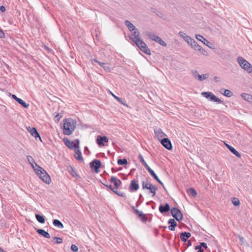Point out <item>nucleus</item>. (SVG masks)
<instances>
[{"mask_svg":"<svg viewBox=\"0 0 252 252\" xmlns=\"http://www.w3.org/2000/svg\"><path fill=\"white\" fill-rule=\"evenodd\" d=\"M63 133L66 135H71L76 126V121L71 118L65 119L63 120Z\"/></svg>","mask_w":252,"mask_h":252,"instance_id":"1","label":"nucleus"},{"mask_svg":"<svg viewBox=\"0 0 252 252\" xmlns=\"http://www.w3.org/2000/svg\"><path fill=\"white\" fill-rule=\"evenodd\" d=\"M36 168H34V171L39 178L47 184H49L51 179L49 174L46 171L37 164H35Z\"/></svg>","mask_w":252,"mask_h":252,"instance_id":"2","label":"nucleus"},{"mask_svg":"<svg viewBox=\"0 0 252 252\" xmlns=\"http://www.w3.org/2000/svg\"><path fill=\"white\" fill-rule=\"evenodd\" d=\"M237 62L240 66L248 73H252V66L247 60L242 57H239L237 58Z\"/></svg>","mask_w":252,"mask_h":252,"instance_id":"3","label":"nucleus"},{"mask_svg":"<svg viewBox=\"0 0 252 252\" xmlns=\"http://www.w3.org/2000/svg\"><path fill=\"white\" fill-rule=\"evenodd\" d=\"M133 42L142 52L148 55L151 54L150 49L148 48L146 44L141 38L134 40Z\"/></svg>","mask_w":252,"mask_h":252,"instance_id":"4","label":"nucleus"},{"mask_svg":"<svg viewBox=\"0 0 252 252\" xmlns=\"http://www.w3.org/2000/svg\"><path fill=\"white\" fill-rule=\"evenodd\" d=\"M201 94L203 97L208 99L211 101L216 102L218 104L223 103V101L217 97L213 93L210 92H203L201 93Z\"/></svg>","mask_w":252,"mask_h":252,"instance_id":"5","label":"nucleus"},{"mask_svg":"<svg viewBox=\"0 0 252 252\" xmlns=\"http://www.w3.org/2000/svg\"><path fill=\"white\" fill-rule=\"evenodd\" d=\"M171 214L174 219L178 221H181L183 219V215L181 210L177 207H173L171 209Z\"/></svg>","mask_w":252,"mask_h":252,"instance_id":"6","label":"nucleus"},{"mask_svg":"<svg viewBox=\"0 0 252 252\" xmlns=\"http://www.w3.org/2000/svg\"><path fill=\"white\" fill-rule=\"evenodd\" d=\"M139 159L141 162L142 164L144 165L146 169L148 171L151 175L153 177V178L158 181V175L155 173V172L149 167V166L147 164L146 161H145L143 156L139 154L138 156Z\"/></svg>","mask_w":252,"mask_h":252,"instance_id":"7","label":"nucleus"},{"mask_svg":"<svg viewBox=\"0 0 252 252\" xmlns=\"http://www.w3.org/2000/svg\"><path fill=\"white\" fill-rule=\"evenodd\" d=\"M189 45L192 48L197 51H199L204 56H207L208 54L206 51L202 48L193 39L190 42Z\"/></svg>","mask_w":252,"mask_h":252,"instance_id":"8","label":"nucleus"},{"mask_svg":"<svg viewBox=\"0 0 252 252\" xmlns=\"http://www.w3.org/2000/svg\"><path fill=\"white\" fill-rule=\"evenodd\" d=\"M90 166L95 173H98L100 171L99 168L101 166V162L98 159H94L90 163Z\"/></svg>","mask_w":252,"mask_h":252,"instance_id":"9","label":"nucleus"},{"mask_svg":"<svg viewBox=\"0 0 252 252\" xmlns=\"http://www.w3.org/2000/svg\"><path fill=\"white\" fill-rule=\"evenodd\" d=\"M158 141L162 146L166 149L171 151L173 149L172 145L170 140L167 137H164L161 139L158 138Z\"/></svg>","mask_w":252,"mask_h":252,"instance_id":"10","label":"nucleus"},{"mask_svg":"<svg viewBox=\"0 0 252 252\" xmlns=\"http://www.w3.org/2000/svg\"><path fill=\"white\" fill-rule=\"evenodd\" d=\"M158 211L160 213L166 215V213H168L169 211H171L170 205L167 203L164 204H161L158 207Z\"/></svg>","mask_w":252,"mask_h":252,"instance_id":"11","label":"nucleus"},{"mask_svg":"<svg viewBox=\"0 0 252 252\" xmlns=\"http://www.w3.org/2000/svg\"><path fill=\"white\" fill-rule=\"evenodd\" d=\"M108 142V138L106 136L98 135L96 139V142L99 147L104 146V143Z\"/></svg>","mask_w":252,"mask_h":252,"instance_id":"12","label":"nucleus"},{"mask_svg":"<svg viewBox=\"0 0 252 252\" xmlns=\"http://www.w3.org/2000/svg\"><path fill=\"white\" fill-rule=\"evenodd\" d=\"M9 94L11 96V97L14 99L17 103H18L21 106L25 108H28L29 106V104L25 102L23 99L17 97L16 95L9 93Z\"/></svg>","mask_w":252,"mask_h":252,"instance_id":"13","label":"nucleus"},{"mask_svg":"<svg viewBox=\"0 0 252 252\" xmlns=\"http://www.w3.org/2000/svg\"><path fill=\"white\" fill-rule=\"evenodd\" d=\"M195 37L197 40L203 42L205 45L207 46L209 48H211V49L213 48V44L211 42H210L208 40H207V39H206L203 36H202L200 34H196Z\"/></svg>","mask_w":252,"mask_h":252,"instance_id":"14","label":"nucleus"},{"mask_svg":"<svg viewBox=\"0 0 252 252\" xmlns=\"http://www.w3.org/2000/svg\"><path fill=\"white\" fill-rule=\"evenodd\" d=\"M28 130L30 132L31 135L32 136H33L35 139H37V138H38L41 141H42L41 137L40 136V134L38 133L37 129L35 127H29V128H28Z\"/></svg>","mask_w":252,"mask_h":252,"instance_id":"15","label":"nucleus"},{"mask_svg":"<svg viewBox=\"0 0 252 252\" xmlns=\"http://www.w3.org/2000/svg\"><path fill=\"white\" fill-rule=\"evenodd\" d=\"M94 61V62L97 63L101 67H102L104 70L107 72H111V68L109 66L107 65L106 64L103 62H100L97 61L96 59H94L92 60V62Z\"/></svg>","mask_w":252,"mask_h":252,"instance_id":"16","label":"nucleus"},{"mask_svg":"<svg viewBox=\"0 0 252 252\" xmlns=\"http://www.w3.org/2000/svg\"><path fill=\"white\" fill-rule=\"evenodd\" d=\"M135 213L142 222H146L147 221L148 219L147 216L142 212H141L138 210H135Z\"/></svg>","mask_w":252,"mask_h":252,"instance_id":"17","label":"nucleus"},{"mask_svg":"<svg viewBox=\"0 0 252 252\" xmlns=\"http://www.w3.org/2000/svg\"><path fill=\"white\" fill-rule=\"evenodd\" d=\"M139 188V184L135 179L132 180L129 187V189L131 191H135L138 189Z\"/></svg>","mask_w":252,"mask_h":252,"instance_id":"18","label":"nucleus"},{"mask_svg":"<svg viewBox=\"0 0 252 252\" xmlns=\"http://www.w3.org/2000/svg\"><path fill=\"white\" fill-rule=\"evenodd\" d=\"M129 39L132 40L133 42L134 40H136L137 39H139L141 38L140 34L139 32L137 30H134L131 35L129 36Z\"/></svg>","mask_w":252,"mask_h":252,"instance_id":"19","label":"nucleus"},{"mask_svg":"<svg viewBox=\"0 0 252 252\" xmlns=\"http://www.w3.org/2000/svg\"><path fill=\"white\" fill-rule=\"evenodd\" d=\"M174 219H170L168 221V223L169 224L168 229L171 231H174L175 227L177 226V223Z\"/></svg>","mask_w":252,"mask_h":252,"instance_id":"20","label":"nucleus"},{"mask_svg":"<svg viewBox=\"0 0 252 252\" xmlns=\"http://www.w3.org/2000/svg\"><path fill=\"white\" fill-rule=\"evenodd\" d=\"M110 182L114 184L115 188L118 189L122 184V182L120 179H117L116 177L112 176L110 178Z\"/></svg>","mask_w":252,"mask_h":252,"instance_id":"21","label":"nucleus"},{"mask_svg":"<svg viewBox=\"0 0 252 252\" xmlns=\"http://www.w3.org/2000/svg\"><path fill=\"white\" fill-rule=\"evenodd\" d=\"M35 229L36 232L39 235H41L46 238H48V239L50 238L51 237H50V234L48 232L45 231L44 229H38V228H35Z\"/></svg>","mask_w":252,"mask_h":252,"instance_id":"22","label":"nucleus"},{"mask_svg":"<svg viewBox=\"0 0 252 252\" xmlns=\"http://www.w3.org/2000/svg\"><path fill=\"white\" fill-rule=\"evenodd\" d=\"M225 146L237 158H240L241 157V154L234 147L226 143H225Z\"/></svg>","mask_w":252,"mask_h":252,"instance_id":"23","label":"nucleus"},{"mask_svg":"<svg viewBox=\"0 0 252 252\" xmlns=\"http://www.w3.org/2000/svg\"><path fill=\"white\" fill-rule=\"evenodd\" d=\"M179 34L188 43L189 45L190 42L193 39L192 38L188 36L187 34H186L183 32H179Z\"/></svg>","mask_w":252,"mask_h":252,"instance_id":"24","label":"nucleus"},{"mask_svg":"<svg viewBox=\"0 0 252 252\" xmlns=\"http://www.w3.org/2000/svg\"><path fill=\"white\" fill-rule=\"evenodd\" d=\"M191 236V234L188 232H183L180 233V238L184 242H186L188 239Z\"/></svg>","mask_w":252,"mask_h":252,"instance_id":"25","label":"nucleus"},{"mask_svg":"<svg viewBox=\"0 0 252 252\" xmlns=\"http://www.w3.org/2000/svg\"><path fill=\"white\" fill-rule=\"evenodd\" d=\"M125 24L130 32H132L134 30H137V29L133 24L127 20L125 21Z\"/></svg>","mask_w":252,"mask_h":252,"instance_id":"26","label":"nucleus"},{"mask_svg":"<svg viewBox=\"0 0 252 252\" xmlns=\"http://www.w3.org/2000/svg\"><path fill=\"white\" fill-rule=\"evenodd\" d=\"M67 171L71 174V175L73 177H75L77 178L79 177V176L77 174V173L75 171L74 168L71 166H69L67 167Z\"/></svg>","mask_w":252,"mask_h":252,"instance_id":"27","label":"nucleus"},{"mask_svg":"<svg viewBox=\"0 0 252 252\" xmlns=\"http://www.w3.org/2000/svg\"><path fill=\"white\" fill-rule=\"evenodd\" d=\"M75 155L74 156L76 159L80 161H83V159L82 156V153L79 148L75 150Z\"/></svg>","mask_w":252,"mask_h":252,"instance_id":"28","label":"nucleus"},{"mask_svg":"<svg viewBox=\"0 0 252 252\" xmlns=\"http://www.w3.org/2000/svg\"><path fill=\"white\" fill-rule=\"evenodd\" d=\"M63 141L65 144V145L69 149H73V148H74V146L72 145V143L67 138H64L63 139Z\"/></svg>","mask_w":252,"mask_h":252,"instance_id":"29","label":"nucleus"},{"mask_svg":"<svg viewBox=\"0 0 252 252\" xmlns=\"http://www.w3.org/2000/svg\"><path fill=\"white\" fill-rule=\"evenodd\" d=\"M220 93L226 97H231L233 95V93L227 89H221Z\"/></svg>","mask_w":252,"mask_h":252,"instance_id":"30","label":"nucleus"},{"mask_svg":"<svg viewBox=\"0 0 252 252\" xmlns=\"http://www.w3.org/2000/svg\"><path fill=\"white\" fill-rule=\"evenodd\" d=\"M53 224L54 226L57 227L59 228L62 229L64 227L63 223L57 219H54L53 220Z\"/></svg>","mask_w":252,"mask_h":252,"instance_id":"31","label":"nucleus"},{"mask_svg":"<svg viewBox=\"0 0 252 252\" xmlns=\"http://www.w3.org/2000/svg\"><path fill=\"white\" fill-rule=\"evenodd\" d=\"M145 34L150 39L158 42V35L149 32H146Z\"/></svg>","mask_w":252,"mask_h":252,"instance_id":"32","label":"nucleus"},{"mask_svg":"<svg viewBox=\"0 0 252 252\" xmlns=\"http://www.w3.org/2000/svg\"><path fill=\"white\" fill-rule=\"evenodd\" d=\"M35 218L40 223H44L45 222V218L43 215L36 214Z\"/></svg>","mask_w":252,"mask_h":252,"instance_id":"33","label":"nucleus"},{"mask_svg":"<svg viewBox=\"0 0 252 252\" xmlns=\"http://www.w3.org/2000/svg\"><path fill=\"white\" fill-rule=\"evenodd\" d=\"M241 95L243 98L247 101H252V95L251 94L246 93H242Z\"/></svg>","mask_w":252,"mask_h":252,"instance_id":"34","label":"nucleus"},{"mask_svg":"<svg viewBox=\"0 0 252 252\" xmlns=\"http://www.w3.org/2000/svg\"><path fill=\"white\" fill-rule=\"evenodd\" d=\"M187 193L190 196L196 197L197 196V192L194 188H190L187 190Z\"/></svg>","mask_w":252,"mask_h":252,"instance_id":"35","label":"nucleus"},{"mask_svg":"<svg viewBox=\"0 0 252 252\" xmlns=\"http://www.w3.org/2000/svg\"><path fill=\"white\" fill-rule=\"evenodd\" d=\"M158 189L157 187L153 186L152 184L149 185V189L150 190V193H153V196H154L156 194V191Z\"/></svg>","mask_w":252,"mask_h":252,"instance_id":"36","label":"nucleus"},{"mask_svg":"<svg viewBox=\"0 0 252 252\" xmlns=\"http://www.w3.org/2000/svg\"><path fill=\"white\" fill-rule=\"evenodd\" d=\"M71 143H72V145L74 146V147H75L74 148H73L74 150H76V149L79 148L80 141L79 139H74L73 141L71 142Z\"/></svg>","mask_w":252,"mask_h":252,"instance_id":"37","label":"nucleus"},{"mask_svg":"<svg viewBox=\"0 0 252 252\" xmlns=\"http://www.w3.org/2000/svg\"><path fill=\"white\" fill-rule=\"evenodd\" d=\"M27 159L28 161L29 162V163L32 166L33 169H34V168H36L35 167H34L33 166V163H34L35 164H36V163L34 161V160L32 156H27Z\"/></svg>","mask_w":252,"mask_h":252,"instance_id":"38","label":"nucleus"},{"mask_svg":"<svg viewBox=\"0 0 252 252\" xmlns=\"http://www.w3.org/2000/svg\"><path fill=\"white\" fill-rule=\"evenodd\" d=\"M112 95L121 104H123L125 106H127V105L125 103V102H124L122 98H120L119 97L115 95L114 94H113L112 92H110Z\"/></svg>","mask_w":252,"mask_h":252,"instance_id":"39","label":"nucleus"},{"mask_svg":"<svg viewBox=\"0 0 252 252\" xmlns=\"http://www.w3.org/2000/svg\"><path fill=\"white\" fill-rule=\"evenodd\" d=\"M117 162L119 165H125L127 164V160L126 158L119 159Z\"/></svg>","mask_w":252,"mask_h":252,"instance_id":"40","label":"nucleus"},{"mask_svg":"<svg viewBox=\"0 0 252 252\" xmlns=\"http://www.w3.org/2000/svg\"><path fill=\"white\" fill-rule=\"evenodd\" d=\"M209 77V75L208 74H204L202 75H198V78H197V80H199L200 81H202L206 79H207Z\"/></svg>","mask_w":252,"mask_h":252,"instance_id":"41","label":"nucleus"},{"mask_svg":"<svg viewBox=\"0 0 252 252\" xmlns=\"http://www.w3.org/2000/svg\"><path fill=\"white\" fill-rule=\"evenodd\" d=\"M232 202L235 206H239L240 204L239 200L236 197H233L232 199Z\"/></svg>","mask_w":252,"mask_h":252,"instance_id":"42","label":"nucleus"},{"mask_svg":"<svg viewBox=\"0 0 252 252\" xmlns=\"http://www.w3.org/2000/svg\"><path fill=\"white\" fill-rule=\"evenodd\" d=\"M53 239L54 240H56V241L54 242V243H55L56 244H61L63 242V239L62 238H60V237H54L53 238Z\"/></svg>","mask_w":252,"mask_h":252,"instance_id":"43","label":"nucleus"},{"mask_svg":"<svg viewBox=\"0 0 252 252\" xmlns=\"http://www.w3.org/2000/svg\"><path fill=\"white\" fill-rule=\"evenodd\" d=\"M194 249L195 250H198L197 252H204V249L202 248L200 243H199L198 245L195 246Z\"/></svg>","mask_w":252,"mask_h":252,"instance_id":"44","label":"nucleus"},{"mask_svg":"<svg viewBox=\"0 0 252 252\" xmlns=\"http://www.w3.org/2000/svg\"><path fill=\"white\" fill-rule=\"evenodd\" d=\"M63 117V115H62L60 113H58L54 117V121L56 122V123H58L59 122L60 119Z\"/></svg>","mask_w":252,"mask_h":252,"instance_id":"45","label":"nucleus"},{"mask_svg":"<svg viewBox=\"0 0 252 252\" xmlns=\"http://www.w3.org/2000/svg\"><path fill=\"white\" fill-rule=\"evenodd\" d=\"M164 136H166V135L164 133L160 128H158V138H164Z\"/></svg>","mask_w":252,"mask_h":252,"instance_id":"46","label":"nucleus"},{"mask_svg":"<svg viewBox=\"0 0 252 252\" xmlns=\"http://www.w3.org/2000/svg\"><path fill=\"white\" fill-rule=\"evenodd\" d=\"M114 193H116L117 195H118L120 196H121L123 197H126V194L125 193H124L122 191H118L116 189L114 191Z\"/></svg>","mask_w":252,"mask_h":252,"instance_id":"47","label":"nucleus"},{"mask_svg":"<svg viewBox=\"0 0 252 252\" xmlns=\"http://www.w3.org/2000/svg\"><path fill=\"white\" fill-rule=\"evenodd\" d=\"M151 183H149L147 182H143L142 183V188L143 189H149V185H151Z\"/></svg>","mask_w":252,"mask_h":252,"instance_id":"48","label":"nucleus"},{"mask_svg":"<svg viewBox=\"0 0 252 252\" xmlns=\"http://www.w3.org/2000/svg\"><path fill=\"white\" fill-rule=\"evenodd\" d=\"M70 249L73 252H77L78 251V247L74 244L71 245Z\"/></svg>","mask_w":252,"mask_h":252,"instance_id":"49","label":"nucleus"},{"mask_svg":"<svg viewBox=\"0 0 252 252\" xmlns=\"http://www.w3.org/2000/svg\"><path fill=\"white\" fill-rule=\"evenodd\" d=\"M102 184L105 186L106 187L110 189L113 192L116 189L114 188L111 185L109 184H104V183H102Z\"/></svg>","mask_w":252,"mask_h":252,"instance_id":"50","label":"nucleus"},{"mask_svg":"<svg viewBox=\"0 0 252 252\" xmlns=\"http://www.w3.org/2000/svg\"><path fill=\"white\" fill-rule=\"evenodd\" d=\"M192 75L194 77V78L195 79H197V78H198V75H199V73H198L197 71L195 70H192Z\"/></svg>","mask_w":252,"mask_h":252,"instance_id":"51","label":"nucleus"},{"mask_svg":"<svg viewBox=\"0 0 252 252\" xmlns=\"http://www.w3.org/2000/svg\"><path fill=\"white\" fill-rule=\"evenodd\" d=\"M192 244L191 241L190 240H187L186 242H185V245H186L185 250L187 249L189 247L191 246Z\"/></svg>","mask_w":252,"mask_h":252,"instance_id":"52","label":"nucleus"},{"mask_svg":"<svg viewBox=\"0 0 252 252\" xmlns=\"http://www.w3.org/2000/svg\"><path fill=\"white\" fill-rule=\"evenodd\" d=\"M146 204L147 205L151 204L152 205V208L153 209L156 208V203L155 202H154V201H151L147 202Z\"/></svg>","mask_w":252,"mask_h":252,"instance_id":"53","label":"nucleus"},{"mask_svg":"<svg viewBox=\"0 0 252 252\" xmlns=\"http://www.w3.org/2000/svg\"><path fill=\"white\" fill-rule=\"evenodd\" d=\"M158 44H159L161 45H162L163 46H166V45H167L166 43L159 37H158Z\"/></svg>","mask_w":252,"mask_h":252,"instance_id":"54","label":"nucleus"},{"mask_svg":"<svg viewBox=\"0 0 252 252\" xmlns=\"http://www.w3.org/2000/svg\"><path fill=\"white\" fill-rule=\"evenodd\" d=\"M202 248L204 250H207L208 248L207 244L205 242H200Z\"/></svg>","mask_w":252,"mask_h":252,"instance_id":"55","label":"nucleus"},{"mask_svg":"<svg viewBox=\"0 0 252 252\" xmlns=\"http://www.w3.org/2000/svg\"><path fill=\"white\" fill-rule=\"evenodd\" d=\"M0 11L1 12H3L5 11V8L3 5L0 6Z\"/></svg>","mask_w":252,"mask_h":252,"instance_id":"56","label":"nucleus"},{"mask_svg":"<svg viewBox=\"0 0 252 252\" xmlns=\"http://www.w3.org/2000/svg\"><path fill=\"white\" fill-rule=\"evenodd\" d=\"M4 33L2 31V30L0 29V38H4Z\"/></svg>","mask_w":252,"mask_h":252,"instance_id":"57","label":"nucleus"},{"mask_svg":"<svg viewBox=\"0 0 252 252\" xmlns=\"http://www.w3.org/2000/svg\"><path fill=\"white\" fill-rule=\"evenodd\" d=\"M214 79L215 80L216 82H220V77L217 76H215L214 78Z\"/></svg>","mask_w":252,"mask_h":252,"instance_id":"58","label":"nucleus"},{"mask_svg":"<svg viewBox=\"0 0 252 252\" xmlns=\"http://www.w3.org/2000/svg\"><path fill=\"white\" fill-rule=\"evenodd\" d=\"M158 184H160L163 187V188L165 189L163 184L159 179H158Z\"/></svg>","mask_w":252,"mask_h":252,"instance_id":"59","label":"nucleus"},{"mask_svg":"<svg viewBox=\"0 0 252 252\" xmlns=\"http://www.w3.org/2000/svg\"><path fill=\"white\" fill-rule=\"evenodd\" d=\"M154 133L156 137H158V130L156 128L154 129Z\"/></svg>","mask_w":252,"mask_h":252,"instance_id":"60","label":"nucleus"},{"mask_svg":"<svg viewBox=\"0 0 252 252\" xmlns=\"http://www.w3.org/2000/svg\"><path fill=\"white\" fill-rule=\"evenodd\" d=\"M0 252H6L0 247Z\"/></svg>","mask_w":252,"mask_h":252,"instance_id":"61","label":"nucleus"},{"mask_svg":"<svg viewBox=\"0 0 252 252\" xmlns=\"http://www.w3.org/2000/svg\"><path fill=\"white\" fill-rule=\"evenodd\" d=\"M155 231H156V232H155V234H156V235H158V229H155Z\"/></svg>","mask_w":252,"mask_h":252,"instance_id":"62","label":"nucleus"},{"mask_svg":"<svg viewBox=\"0 0 252 252\" xmlns=\"http://www.w3.org/2000/svg\"><path fill=\"white\" fill-rule=\"evenodd\" d=\"M244 239V238L241 237H240V240L242 242L243 241V240Z\"/></svg>","mask_w":252,"mask_h":252,"instance_id":"63","label":"nucleus"},{"mask_svg":"<svg viewBox=\"0 0 252 252\" xmlns=\"http://www.w3.org/2000/svg\"><path fill=\"white\" fill-rule=\"evenodd\" d=\"M111 170H112V171L113 172H115V171H116L115 170V169H114V168H112Z\"/></svg>","mask_w":252,"mask_h":252,"instance_id":"64","label":"nucleus"}]
</instances>
